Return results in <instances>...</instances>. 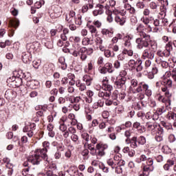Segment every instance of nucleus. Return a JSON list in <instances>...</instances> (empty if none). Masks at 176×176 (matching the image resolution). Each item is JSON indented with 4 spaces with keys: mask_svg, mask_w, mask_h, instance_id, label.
Wrapping results in <instances>:
<instances>
[{
    "mask_svg": "<svg viewBox=\"0 0 176 176\" xmlns=\"http://www.w3.org/2000/svg\"><path fill=\"white\" fill-rule=\"evenodd\" d=\"M139 35L140 37L135 39V43L138 50H144L142 52V58H144V60H146V58L153 60L155 58V53L152 52L151 49L153 52H156L157 43L155 40L151 39V35L144 31H140Z\"/></svg>",
    "mask_w": 176,
    "mask_h": 176,
    "instance_id": "f257e3e1",
    "label": "nucleus"
},
{
    "mask_svg": "<svg viewBox=\"0 0 176 176\" xmlns=\"http://www.w3.org/2000/svg\"><path fill=\"white\" fill-rule=\"evenodd\" d=\"M43 148L35 150L34 154L28 157V162L33 164V166H39L42 162H44L45 164H49L47 149L50 146V143L49 142H43Z\"/></svg>",
    "mask_w": 176,
    "mask_h": 176,
    "instance_id": "f03ea898",
    "label": "nucleus"
},
{
    "mask_svg": "<svg viewBox=\"0 0 176 176\" xmlns=\"http://www.w3.org/2000/svg\"><path fill=\"white\" fill-rule=\"evenodd\" d=\"M129 89L133 94L144 91L147 97H151V96H152V90L149 89V85L144 82H141L138 84V80H137V79L133 78L131 80Z\"/></svg>",
    "mask_w": 176,
    "mask_h": 176,
    "instance_id": "7ed1b4c3",
    "label": "nucleus"
},
{
    "mask_svg": "<svg viewBox=\"0 0 176 176\" xmlns=\"http://www.w3.org/2000/svg\"><path fill=\"white\" fill-rule=\"evenodd\" d=\"M78 54L79 56H80V60H82V61H85L86 60V58H87V56H91V54H93V49L82 47L78 51Z\"/></svg>",
    "mask_w": 176,
    "mask_h": 176,
    "instance_id": "20e7f679",
    "label": "nucleus"
},
{
    "mask_svg": "<svg viewBox=\"0 0 176 176\" xmlns=\"http://www.w3.org/2000/svg\"><path fill=\"white\" fill-rule=\"evenodd\" d=\"M96 154L95 156H105V150L108 149V144L104 143L97 144L96 146Z\"/></svg>",
    "mask_w": 176,
    "mask_h": 176,
    "instance_id": "39448f33",
    "label": "nucleus"
},
{
    "mask_svg": "<svg viewBox=\"0 0 176 176\" xmlns=\"http://www.w3.org/2000/svg\"><path fill=\"white\" fill-rule=\"evenodd\" d=\"M127 81V78H117L114 82V87L116 89H122L124 90L126 89V82Z\"/></svg>",
    "mask_w": 176,
    "mask_h": 176,
    "instance_id": "423d86ee",
    "label": "nucleus"
},
{
    "mask_svg": "<svg viewBox=\"0 0 176 176\" xmlns=\"http://www.w3.org/2000/svg\"><path fill=\"white\" fill-rule=\"evenodd\" d=\"M35 127H36V124L35 123H31L30 125H26L23 129V133H27V135L32 138L34 136V130H35Z\"/></svg>",
    "mask_w": 176,
    "mask_h": 176,
    "instance_id": "0eeeda50",
    "label": "nucleus"
},
{
    "mask_svg": "<svg viewBox=\"0 0 176 176\" xmlns=\"http://www.w3.org/2000/svg\"><path fill=\"white\" fill-rule=\"evenodd\" d=\"M105 9H107V6H104L102 4H98L93 11V15L96 16H98V14H102Z\"/></svg>",
    "mask_w": 176,
    "mask_h": 176,
    "instance_id": "6e6552de",
    "label": "nucleus"
},
{
    "mask_svg": "<svg viewBox=\"0 0 176 176\" xmlns=\"http://www.w3.org/2000/svg\"><path fill=\"white\" fill-rule=\"evenodd\" d=\"M102 89L106 91L111 92L113 90V87L109 83V80L105 79L102 80Z\"/></svg>",
    "mask_w": 176,
    "mask_h": 176,
    "instance_id": "1a4fd4ad",
    "label": "nucleus"
},
{
    "mask_svg": "<svg viewBox=\"0 0 176 176\" xmlns=\"http://www.w3.org/2000/svg\"><path fill=\"white\" fill-rule=\"evenodd\" d=\"M133 128L135 129L140 134L145 133V126H142L141 123L139 122H134L133 124Z\"/></svg>",
    "mask_w": 176,
    "mask_h": 176,
    "instance_id": "9d476101",
    "label": "nucleus"
},
{
    "mask_svg": "<svg viewBox=\"0 0 176 176\" xmlns=\"http://www.w3.org/2000/svg\"><path fill=\"white\" fill-rule=\"evenodd\" d=\"M11 82L12 85H14L15 87H20L23 85V79L19 77H12Z\"/></svg>",
    "mask_w": 176,
    "mask_h": 176,
    "instance_id": "9b49d317",
    "label": "nucleus"
},
{
    "mask_svg": "<svg viewBox=\"0 0 176 176\" xmlns=\"http://www.w3.org/2000/svg\"><path fill=\"white\" fill-rule=\"evenodd\" d=\"M111 94H112V93L111 91H105V90L99 91L98 97H101L104 100H108L109 98V97H111Z\"/></svg>",
    "mask_w": 176,
    "mask_h": 176,
    "instance_id": "f8f14e48",
    "label": "nucleus"
},
{
    "mask_svg": "<svg viewBox=\"0 0 176 176\" xmlns=\"http://www.w3.org/2000/svg\"><path fill=\"white\" fill-rule=\"evenodd\" d=\"M157 55L159 56L158 57L159 61H160V58H162V60H164V57L165 58L169 57L170 56V52L168 51H166V50L158 51L157 52Z\"/></svg>",
    "mask_w": 176,
    "mask_h": 176,
    "instance_id": "ddd939ff",
    "label": "nucleus"
},
{
    "mask_svg": "<svg viewBox=\"0 0 176 176\" xmlns=\"http://www.w3.org/2000/svg\"><path fill=\"white\" fill-rule=\"evenodd\" d=\"M115 21L120 24V25H124V23H126V18L123 16H115Z\"/></svg>",
    "mask_w": 176,
    "mask_h": 176,
    "instance_id": "4468645a",
    "label": "nucleus"
},
{
    "mask_svg": "<svg viewBox=\"0 0 176 176\" xmlns=\"http://www.w3.org/2000/svg\"><path fill=\"white\" fill-rule=\"evenodd\" d=\"M22 61L25 64H29V63H31V61H32V56H31V54H25L22 56Z\"/></svg>",
    "mask_w": 176,
    "mask_h": 176,
    "instance_id": "2eb2a0df",
    "label": "nucleus"
},
{
    "mask_svg": "<svg viewBox=\"0 0 176 176\" xmlns=\"http://www.w3.org/2000/svg\"><path fill=\"white\" fill-rule=\"evenodd\" d=\"M58 63L60 65L61 69L65 70L67 69V63H65V57L60 56L58 58Z\"/></svg>",
    "mask_w": 176,
    "mask_h": 176,
    "instance_id": "dca6fc26",
    "label": "nucleus"
},
{
    "mask_svg": "<svg viewBox=\"0 0 176 176\" xmlns=\"http://www.w3.org/2000/svg\"><path fill=\"white\" fill-rule=\"evenodd\" d=\"M155 170V167L150 166L149 165H144L142 166V171L143 173H146L149 175V173Z\"/></svg>",
    "mask_w": 176,
    "mask_h": 176,
    "instance_id": "f3484780",
    "label": "nucleus"
},
{
    "mask_svg": "<svg viewBox=\"0 0 176 176\" xmlns=\"http://www.w3.org/2000/svg\"><path fill=\"white\" fill-rule=\"evenodd\" d=\"M87 28L89 30V32H91V34L93 35L94 34L95 35H97L98 34V31L97 30V28H96V26H94V25H90V23H87Z\"/></svg>",
    "mask_w": 176,
    "mask_h": 176,
    "instance_id": "a211bd4d",
    "label": "nucleus"
},
{
    "mask_svg": "<svg viewBox=\"0 0 176 176\" xmlns=\"http://www.w3.org/2000/svg\"><path fill=\"white\" fill-rule=\"evenodd\" d=\"M102 35H105L106 36H108L109 38H112L113 35V31L109 30L108 29H102L101 31Z\"/></svg>",
    "mask_w": 176,
    "mask_h": 176,
    "instance_id": "6ab92c4d",
    "label": "nucleus"
},
{
    "mask_svg": "<svg viewBox=\"0 0 176 176\" xmlns=\"http://www.w3.org/2000/svg\"><path fill=\"white\" fill-rule=\"evenodd\" d=\"M104 67H106V69L109 74H112L115 71V67H113V65L111 63H107Z\"/></svg>",
    "mask_w": 176,
    "mask_h": 176,
    "instance_id": "aec40b11",
    "label": "nucleus"
},
{
    "mask_svg": "<svg viewBox=\"0 0 176 176\" xmlns=\"http://www.w3.org/2000/svg\"><path fill=\"white\" fill-rule=\"evenodd\" d=\"M137 142H138L137 137H133L131 139V148H133V149H135V148H138V144H137Z\"/></svg>",
    "mask_w": 176,
    "mask_h": 176,
    "instance_id": "412c9836",
    "label": "nucleus"
},
{
    "mask_svg": "<svg viewBox=\"0 0 176 176\" xmlns=\"http://www.w3.org/2000/svg\"><path fill=\"white\" fill-rule=\"evenodd\" d=\"M104 104L107 105V107H111V105H114V107H116L119 103L116 100H109V98L106 99Z\"/></svg>",
    "mask_w": 176,
    "mask_h": 176,
    "instance_id": "4be33fe9",
    "label": "nucleus"
},
{
    "mask_svg": "<svg viewBox=\"0 0 176 176\" xmlns=\"http://www.w3.org/2000/svg\"><path fill=\"white\" fill-rule=\"evenodd\" d=\"M131 39H133V37L128 36V39L124 43L125 49H131Z\"/></svg>",
    "mask_w": 176,
    "mask_h": 176,
    "instance_id": "5701e85b",
    "label": "nucleus"
},
{
    "mask_svg": "<svg viewBox=\"0 0 176 176\" xmlns=\"http://www.w3.org/2000/svg\"><path fill=\"white\" fill-rule=\"evenodd\" d=\"M69 171H72L74 176H83V173L82 172H79L76 167H71Z\"/></svg>",
    "mask_w": 176,
    "mask_h": 176,
    "instance_id": "b1692460",
    "label": "nucleus"
},
{
    "mask_svg": "<svg viewBox=\"0 0 176 176\" xmlns=\"http://www.w3.org/2000/svg\"><path fill=\"white\" fill-rule=\"evenodd\" d=\"M10 25L14 28H17L20 25V21L18 19H10Z\"/></svg>",
    "mask_w": 176,
    "mask_h": 176,
    "instance_id": "393cba45",
    "label": "nucleus"
},
{
    "mask_svg": "<svg viewBox=\"0 0 176 176\" xmlns=\"http://www.w3.org/2000/svg\"><path fill=\"white\" fill-rule=\"evenodd\" d=\"M82 80L86 82L87 86H90V85H91V80H93V78H91L90 76L85 75L82 77Z\"/></svg>",
    "mask_w": 176,
    "mask_h": 176,
    "instance_id": "a878e982",
    "label": "nucleus"
},
{
    "mask_svg": "<svg viewBox=\"0 0 176 176\" xmlns=\"http://www.w3.org/2000/svg\"><path fill=\"white\" fill-rule=\"evenodd\" d=\"M87 146L88 149L91 151V154L92 155V156H96V155H97V148H95L94 146L91 144H88Z\"/></svg>",
    "mask_w": 176,
    "mask_h": 176,
    "instance_id": "bb28decb",
    "label": "nucleus"
},
{
    "mask_svg": "<svg viewBox=\"0 0 176 176\" xmlns=\"http://www.w3.org/2000/svg\"><path fill=\"white\" fill-rule=\"evenodd\" d=\"M5 96L6 98H14V97H16V91H6Z\"/></svg>",
    "mask_w": 176,
    "mask_h": 176,
    "instance_id": "cd10ccee",
    "label": "nucleus"
},
{
    "mask_svg": "<svg viewBox=\"0 0 176 176\" xmlns=\"http://www.w3.org/2000/svg\"><path fill=\"white\" fill-rule=\"evenodd\" d=\"M59 130L60 131H66L67 130V125H65V121L62 120L59 122Z\"/></svg>",
    "mask_w": 176,
    "mask_h": 176,
    "instance_id": "c85d7f7f",
    "label": "nucleus"
},
{
    "mask_svg": "<svg viewBox=\"0 0 176 176\" xmlns=\"http://www.w3.org/2000/svg\"><path fill=\"white\" fill-rule=\"evenodd\" d=\"M160 126L164 127L166 130L173 129V125L170 124L168 122H162Z\"/></svg>",
    "mask_w": 176,
    "mask_h": 176,
    "instance_id": "c756f323",
    "label": "nucleus"
},
{
    "mask_svg": "<svg viewBox=\"0 0 176 176\" xmlns=\"http://www.w3.org/2000/svg\"><path fill=\"white\" fill-rule=\"evenodd\" d=\"M63 30V25H59L58 30L52 29L50 31L51 36H56L57 32H60V31Z\"/></svg>",
    "mask_w": 176,
    "mask_h": 176,
    "instance_id": "7c9ffc66",
    "label": "nucleus"
},
{
    "mask_svg": "<svg viewBox=\"0 0 176 176\" xmlns=\"http://www.w3.org/2000/svg\"><path fill=\"white\" fill-rule=\"evenodd\" d=\"M138 143L139 145H145L146 144V138L144 136H140L138 138Z\"/></svg>",
    "mask_w": 176,
    "mask_h": 176,
    "instance_id": "2f4dec72",
    "label": "nucleus"
},
{
    "mask_svg": "<svg viewBox=\"0 0 176 176\" xmlns=\"http://www.w3.org/2000/svg\"><path fill=\"white\" fill-rule=\"evenodd\" d=\"M107 163L108 166H110V167H111L112 170L118 168V166H116V163L113 162V160H112V159L107 160Z\"/></svg>",
    "mask_w": 176,
    "mask_h": 176,
    "instance_id": "473e14b6",
    "label": "nucleus"
},
{
    "mask_svg": "<svg viewBox=\"0 0 176 176\" xmlns=\"http://www.w3.org/2000/svg\"><path fill=\"white\" fill-rule=\"evenodd\" d=\"M98 107H100V108H102V107H104V101L99 100L97 102H95L94 104V108H95V109H97Z\"/></svg>",
    "mask_w": 176,
    "mask_h": 176,
    "instance_id": "72a5a7b5",
    "label": "nucleus"
},
{
    "mask_svg": "<svg viewBox=\"0 0 176 176\" xmlns=\"http://www.w3.org/2000/svg\"><path fill=\"white\" fill-rule=\"evenodd\" d=\"M99 168L100 170H102L103 173H109V168L105 166V165L102 163L99 164Z\"/></svg>",
    "mask_w": 176,
    "mask_h": 176,
    "instance_id": "f704fd0d",
    "label": "nucleus"
},
{
    "mask_svg": "<svg viewBox=\"0 0 176 176\" xmlns=\"http://www.w3.org/2000/svg\"><path fill=\"white\" fill-rule=\"evenodd\" d=\"M126 10H129L131 14H135L136 13L135 8H134V7H131V6L129 4L126 6Z\"/></svg>",
    "mask_w": 176,
    "mask_h": 176,
    "instance_id": "c9c22d12",
    "label": "nucleus"
},
{
    "mask_svg": "<svg viewBox=\"0 0 176 176\" xmlns=\"http://www.w3.org/2000/svg\"><path fill=\"white\" fill-rule=\"evenodd\" d=\"M151 20H153V17H151L150 19L148 18V17H145V16H143L142 19H141V21H142V23H144V24H145L146 25H148L149 24V21Z\"/></svg>",
    "mask_w": 176,
    "mask_h": 176,
    "instance_id": "e433bc0d",
    "label": "nucleus"
},
{
    "mask_svg": "<svg viewBox=\"0 0 176 176\" xmlns=\"http://www.w3.org/2000/svg\"><path fill=\"white\" fill-rule=\"evenodd\" d=\"M160 14H161V16H163V14H164V16H166V13H167V7L166 6H161L160 7Z\"/></svg>",
    "mask_w": 176,
    "mask_h": 176,
    "instance_id": "4c0bfd02",
    "label": "nucleus"
},
{
    "mask_svg": "<svg viewBox=\"0 0 176 176\" xmlns=\"http://www.w3.org/2000/svg\"><path fill=\"white\" fill-rule=\"evenodd\" d=\"M82 138H83V140H85L86 141L85 145L86 144L88 143L89 141H90V135H89V133H84L81 135Z\"/></svg>",
    "mask_w": 176,
    "mask_h": 176,
    "instance_id": "58836bf2",
    "label": "nucleus"
},
{
    "mask_svg": "<svg viewBox=\"0 0 176 176\" xmlns=\"http://www.w3.org/2000/svg\"><path fill=\"white\" fill-rule=\"evenodd\" d=\"M137 63L138 64V67H136L137 72H141L142 69V60L141 59H138Z\"/></svg>",
    "mask_w": 176,
    "mask_h": 176,
    "instance_id": "ea45409f",
    "label": "nucleus"
},
{
    "mask_svg": "<svg viewBox=\"0 0 176 176\" xmlns=\"http://www.w3.org/2000/svg\"><path fill=\"white\" fill-rule=\"evenodd\" d=\"M82 43L83 46H87V45H91V41H90V38L85 37L82 39Z\"/></svg>",
    "mask_w": 176,
    "mask_h": 176,
    "instance_id": "a19ab883",
    "label": "nucleus"
},
{
    "mask_svg": "<svg viewBox=\"0 0 176 176\" xmlns=\"http://www.w3.org/2000/svg\"><path fill=\"white\" fill-rule=\"evenodd\" d=\"M65 149V146H64V144L63 142H60L58 144V147H56V151L58 152H63V151Z\"/></svg>",
    "mask_w": 176,
    "mask_h": 176,
    "instance_id": "79ce46f5",
    "label": "nucleus"
},
{
    "mask_svg": "<svg viewBox=\"0 0 176 176\" xmlns=\"http://www.w3.org/2000/svg\"><path fill=\"white\" fill-rule=\"evenodd\" d=\"M159 63L163 68H167L168 67V63L164 59L160 58Z\"/></svg>",
    "mask_w": 176,
    "mask_h": 176,
    "instance_id": "37998d69",
    "label": "nucleus"
},
{
    "mask_svg": "<svg viewBox=\"0 0 176 176\" xmlns=\"http://www.w3.org/2000/svg\"><path fill=\"white\" fill-rule=\"evenodd\" d=\"M92 25L94 27H96V28H101L102 23L100 21L97 20V21H94L92 23Z\"/></svg>",
    "mask_w": 176,
    "mask_h": 176,
    "instance_id": "c03bdc74",
    "label": "nucleus"
},
{
    "mask_svg": "<svg viewBox=\"0 0 176 176\" xmlns=\"http://www.w3.org/2000/svg\"><path fill=\"white\" fill-rule=\"evenodd\" d=\"M71 76H72V80L69 82V86H74L75 85V80H74V79H75V76L72 74H69L68 78H71Z\"/></svg>",
    "mask_w": 176,
    "mask_h": 176,
    "instance_id": "a18cd8bd",
    "label": "nucleus"
},
{
    "mask_svg": "<svg viewBox=\"0 0 176 176\" xmlns=\"http://www.w3.org/2000/svg\"><path fill=\"white\" fill-rule=\"evenodd\" d=\"M104 54L105 57H107V58L113 57L115 56L114 54H113V55H112V52H111V50H105Z\"/></svg>",
    "mask_w": 176,
    "mask_h": 176,
    "instance_id": "49530a36",
    "label": "nucleus"
},
{
    "mask_svg": "<svg viewBox=\"0 0 176 176\" xmlns=\"http://www.w3.org/2000/svg\"><path fill=\"white\" fill-rule=\"evenodd\" d=\"M85 2H87V4L89 5V9H93L94 8V0H83Z\"/></svg>",
    "mask_w": 176,
    "mask_h": 176,
    "instance_id": "de8ad7c7",
    "label": "nucleus"
},
{
    "mask_svg": "<svg viewBox=\"0 0 176 176\" xmlns=\"http://www.w3.org/2000/svg\"><path fill=\"white\" fill-rule=\"evenodd\" d=\"M74 21L77 25H82V16L79 15L77 18H75Z\"/></svg>",
    "mask_w": 176,
    "mask_h": 176,
    "instance_id": "09e8293b",
    "label": "nucleus"
},
{
    "mask_svg": "<svg viewBox=\"0 0 176 176\" xmlns=\"http://www.w3.org/2000/svg\"><path fill=\"white\" fill-rule=\"evenodd\" d=\"M157 134L158 135H164V129H163V127H162V125H159L158 128H157Z\"/></svg>",
    "mask_w": 176,
    "mask_h": 176,
    "instance_id": "8fccbe9b",
    "label": "nucleus"
},
{
    "mask_svg": "<svg viewBox=\"0 0 176 176\" xmlns=\"http://www.w3.org/2000/svg\"><path fill=\"white\" fill-rule=\"evenodd\" d=\"M126 58H127V56L124 55V54H120L118 56V60L119 61H124V60H126Z\"/></svg>",
    "mask_w": 176,
    "mask_h": 176,
    "instance_id": "3c124183",
    "label": "nucleus"
},
{
    "mask_svg": "<svg viewBox=\"0 0 176 176\" xmlns=\"http://www.w3.org/2000/svg\"><path fill=\"white\" fill-rule=\"evenodd\" d=\"M65 20L67 21L68 24H74V23H75V18H70L68 17V16H66Z\"/></svg>",
    "mask_w": 176,
    "mask_h": 176,
    "instance_id": "603ef678",
    "label": "nucleus"
},
{
    "mask_svg": "<svg viewBox=\"0 0 176 176\" xmlns=\"http://www.w3.org/2000/svg\"><path fill=\"white\" fill-rule=\"evenodd\" d=\"M40 65H41V60H34L33 61V67L36 69H38V68H39Z\"/></svg>",
    "mask_w": 176,
    "mask_h": 176,
    "instance_id": "864d4df0",
    "label": "nucleus"
},
{
    "mask_svg": "<svg viewBox=\"0 0 176 176\" xmlns=\"http://www.w3.org/2000/svg\"><path fill=\"white\" fill-rule=\"evenodd\" d=\"M73 47H74V50H77L78 52H79V50L82 49V47L80 46V43H74Z\"/></svg>",
    "mask_w": 176,
    "mask_h": 176,
    "instance_id": "5fc2aeb1",
    "label": "nucleus"
},
{
    "mask_svg": "<svg viewBox=\"0 0 176 176\" xmlns=\"http://www.w3.org/2000/svg\"><path fill=\"white\" fill-rule=\"evenodd\" d=\"M74 41V43H80V38L79 36L70 37L69 41Z\"/></svg>",
    "mask_w": 176,
    "mask_h": 176,
    "instance_id": "6e6d98bb",
    "label": "nucleus"
},
{
    "mask_svg": "<svg viewBox=\"0 0 176 176\" xmlns=\"http://www.w3.org/2000/svg\"><path fill=\"white\" fill-rule=\"evenodd\" d=\"M150 8H151V9H153V10H155L157 9V8H159V6L155 2H151L150 3Z\"/></svg>",
    "mask_w": 176,
    "mask_h": 176,
    "instance_id": "4d7b16f0",
    "label": "nucleus"
},
{
    "mask_svg": "<svg viewBox=\"0 0 176 176\" xmlns=\"http://www.w3.org/2000/svg\"><path fill=\"white\" fill-rule=\"evenodd\" d=\"M168 141L170 143L175 142L176 141L175 135H174V134H170L168 136Z\"/></svg>",
    "mask_w": 176,
    "mask_h": 176,
    "instance_id": "13d9d810",
    "label": "nucleus"
},
{
    "mask_svg": "<svg viewBox=\"0 0 176 176\" xmlns=\"http://www.w3.org/2000/svg\"><path fill=\"white\" fill-rule=\"evenodd\" d=\"M71 140L73 141V142H77L78 140H79V136L74 133L71 136Z\"/></svg>",
    "mask_w": 176,
    "mask_h": 176,
    "instance_id": "bf43d9fd",
    "label": "nucleus"
},
{
    "mask_svg": "<svg viewBox=\"0 0 176 176\" xmlns=\"http://www.w3.org/2000/svg\"><path fill=\"white\" fill-rule=\"evenodd\" d=\"M113 67L116 69H119V68H120V60H117L114 61Z\"/></svg>",
    "mask_w": 176,
    "mask_h": 176,
    "instance_id": "052dcab7",
    "label": "nucleus"
},
{
    "mask_svg": "<svg viewBox=\"0 0 176 176\" xmlns=\"http://www.w3.org/2000/svg\"><path fill=\"white\" fill-rule=\"evenodd\" d=\"M164 83L168 87H171V86H173V81L170 79L165 80Z\"/></svg>",
    "mask_w": 176,
    "mask_h": 176,
    "instance_id": "680f3d73",
    "label": "nucleus"
},
{
    "mask_svg": "<svg viewBox=\"0 0 176 176\" xmlns=\"http://www.w3.org/2000/svg\"><path fill=\"white\" fill-rule=\"evenodd\" d=\"M67 131L72 135L76 134V129L73 126L69 127Z\"/></svg>",
    "mask_w": 176,
    "mask_h": 176,
    "instance_id": "e2e57ef3",
    "label": "nucleus"
},
{
    "mask_svg": "<svg viewBox=\"0 0 176 176\" xmlns=\"http://www.w3.org/2000/svg\"><path fill=\"white\" fill-rule=\"evenodd\" d=\"M57 94H58V89L57 88H54L50 91L51 96H57Z\"/></svg>",
    "mask_w": 176,
    "mask_h": 176,
    "instance_id": "0e129e2a",
    "label": "nucleus"
},
{
    "mask_svg": "<svg viewBox=\"0 0 176 176\" xmlns=\"http://www.w3.org/2000/svg\"><path fill=\"white\" fill-rule=\"evenodd\" d=\"M99 71L100 74H107V72H108V71L107 70V67L105 66L99 67Z\"/></svg>",
    "mask_w": 176,
    "mask_h": 176,
    "instance_id": "69168bd1",
    "label": "nucleus"
},
{
    "mask_svg": "<svg viewBox=\"0 0 176 176\" xmlns=\"http://www.w3.org/2000/svg\"><path fill=\"white\" fill-rule=\"evenodd\" d=\"M166 164L171 168L173 167V166H174V164H175V161L173 160H168L166 162Z\"/></svg>",
    "mask_w": 176,
    "mask_h": 176,
    "instance_id": "338daca9",
    "label": "nucleus"
},
{
    "mask_svg": "<svg viewBox=\"0 0 176 176\" xmlns=\"http://www.w3.org/2000/svg\"><path fill=\"white\" fill-rule=\"evenodd\" d=\"M160 116V115L159 114V113H157V112L155 111V112L153 113V115L152 116L153 120H158Z\"/></svg>",
    "mask_w": 176,
    "mask_h": 176,
    "instance_id": "774afa93",
    "label": "nucleus"
}]
</instances>
